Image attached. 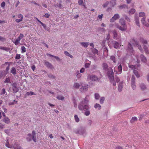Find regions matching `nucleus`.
Segmentation results:
<instances>
[{
  "instance_id": "46",
  "label": "nucleus",
  "mask_w": 149,
  "mask_h": 149,
  "mask_svg": "<svg viewBox=\"0 0 149 149\" xmlns=\"http://www.w3.org/2000/svg\"><path fill=\"white\" fill-rule=\"evenodd\" d=\"M145 15V14L144 12H141L139 14V16L140 17L144 16Z\"/></svg>"
},
{
  "instance_id": "29",
  "label": "nucleus",
  "mask_w": 149,
  "mask_h": 149,
  "mask_svg": "<svg viewBox=\"0 0 149 149\" xmlns=\"http://www.w3.org/2000/svg\"><path fill=\"white\" fill-rule=\"evenodd\" d=\"M14 149H22L19 146V145L18 144H15L13 146Z\"/></svg>"
},
{
  "instance_id": "62",
  "label": "nucleus",
  "mask_w": 149,
  "mask_h": 149,
  "mask_svg": "<svg viewBox=\"0 0 149 149\" xmlns=\"http://www.w3.org/2000/svg\"><path fill=\"white\" fill-rule=\"evenodd\" d=\"M90 65V64L89 63H85V67L86 68H88Z\"/></svg>"
},
{
  "instance_id": "20",
  "label": "nucleus",
  "mask_w": 149,
  "mask_h": 149,
  "mask_svg": "<svg viewBox=\"0 0 149 149\" xmlns=\"http://www.w3.org/2000/svg\"><path fill=\"white\" fill-rule=\"evenodd\" d=\"M10 72L14 75L16 74V70L15 68L12 67L10 70Z\"/></svg>"
},
{
  "instance_id": "47",
  "label": "nucleus",
  "mask_w": 149,
  "mask_h": 149,
  "mask_svg": "<svg viewBox=\"0 0 149 149\" xmlns=\"http://www.w3.org/2000/svg\"><path fill=\"white\" fill-rule=\"evenodd\" d=\"M135 21L136 24L139 27L140 26V24L138 18H136L135 19Z\"/></svg>"
},
{
  "instance_id": "23",
  "label": "nucleus",
  "mask_w": 149,
  "mask_h": 149,
  "mask_svg": "<svg viewBox=\"0 0 149 149\" xmlns=\"http://www.w3.org/2000/svg\"><path fill=\"white\" fill-rule=\"evenodd\" d=\"M0 49H2L5 50L6 52H8L10 50V48H9L0 46Z\"/></svg>"
},
{
  "instance_id": "18",
  "label": "nucleus",
  "mask_w": 149,
  "mask_h": 149,
  "mask_svg": "<svg viewBox=\"0 0 149 149\" xmlns=\"http://www.w3.org/2000/svg\"><path fill=\"white\" fill-rule=\"evenodd\" d=\"M91 51L94 54H98V51L95 48H91Z\"/></svg>"
},
{
  "instance_id": "60",
  "label": "nucleus",
  "mask_w": 149,
  "mask_h": 149,
  "mask_svg": "<svg viewBox=\"0 0 149 149\" xmlns=\"http://www.w3.org/2000/svg\"><path fill=\"white\" fill-rule=\"evenodd\" d=\"M85 70V69L84 68H82L80 71V73H83Z\"/></svg>"
},
{
  "instance_id": "64",
  "label": "nucleus",
  "mask_w": 149,
  "mask_h": 149,
  "mask_svg": "<svg viewBox=\"0 0 149 149\" xmlns=\"http://www.w3.org/2000/svg\"><path fill=\"white\" fill-rule=\"evenodd\" d=\"M103 16V14H101V15H98V17L100 19H102V16Z\"/></svg>"
},
{
  "instance_id": "33",
  "label": "nucleus",
  "mask_w": 149,
  "mask_h": 149,
  "mask_svg": "<svg viewBox=\"0 0 149 149\" xmlns=\"http://www.w3.org/2000/svg\"><path fill=\"white\" fill-rule=\"evenodd\" d=\"M140 88L142 90H144L146 88V87L143 84H141L140 86Z\"/></svg>"
},
{
  "instance_id": "24",
  "label": "nucleus",
  "mask_w": 149,
  "mask_h": 149,
  "mask_svg": "<svg viewBox=\"0 0 149 149\" xmlns=\"http://www.w3.org/2000/svg\"><path fill=\"white\" fill-rule=\"evenodd\" d=\"M80 44L84 47H87L89 45L88 42H81Z\"/></svg>"
},
{
  "instance_id": "8",
  "label": "nucleus",
  "mask_w": 149,
  "mask_h": 149,
  "mask_svg": "<svg viewBox=\"0 0 149 149\" xmlns=\"http://www.w3.org/2000/svg\"><path fill=\"white\" fill-rule=\"evenodd\" d=\"M120 18V16L118 14H116L114 15V16L111 19L110 22H114L116 20Z\"/></svg>"
},
{
  "instance_id": "14",
  "label": "nucleus",
  "mask_w": 149,
  "mask_h": 149,
  "mask_svg": "<svg viewBox=\"0 0 149 149\" xmlns=\"http://www.w3.org/2000/svg\"><path fill=\"white\" fill-rule=\"evenodd\" d=\"M141 22L142 24L145 25L146 26L148 27L149 26V24L146 22L145 21V17H143L142 18Z\"/></svg>"
},
{
  "instance_id": "39",
  "label": "nucleus",
  "mask_w": 149,
  "mask_h": 149,
  "mask_svg": "<svg viewBox=\"0 0 149 149\" xmlns=\"http://www.w3.org/2000/svg\"><path fill=\"white\" fill-rule=\"evenodd\" d=\"M135 12V10L134 9H131L129 11V13L130 14H134Z\"/></svg>"
},
{
  "instance_id": "50",
  "label": "nucleus",
  "mask_w": 149,
  "mask_h": 149,
  "mask_svg": "<svg viewBox=\"0 0 149 149\" xmlns=\"http://www.w3.org/2000/svg\"><path fill=\"white\" fill-rule=\"evenodd\" d=\"M109 3L108 2H106L105 3L102 5V6L104 8L106 7L109 4Z\"/></svg>"
},
{
  "instance_id": "45",
  "label": "nucleus",
  "mask_w": 149,
  "mask_h": 149,
  "mask_svg": "<svg viewBox=\"0 0 149 149\" xmlns=\"http://www.w3.org/2000/svg\"><path fill=\"white\" fill-rule=\"evenodd\" d=\"M6 146L7 147L10 148H13V146L12 145H10L8 142L6 143Z\"/></svg>"
},
{
  "instance_id": "55",
  "label": "nucleus",
  "mask_w": 149,
  "mask_h": 149,
  "mask_svg": "<svg viewBox=\"0 0 149 149\" xmlns=\"http://www.w3.org/2000/svg\"><path fill=\"white\" fill-rule=\"evenodd\" d=\"M135 84H131L132 87V88L134 89H135L136 88V86Z\"/></svg>"
},
{
  "instance_id": "35",
  "label": "nucleus",
  "mask_w": 149,
  "mask_h": 149,
  "mask_svg": "<svg viewBox=\"0 0 149 149\" xmlns=\"http://www.w3.org/2000/svg\"><path fill=\"white\" fill-rule=\"evenodd\" d=\"M101 106L100 105V104L97 103L95 104L94 106V107L95 109L98 108V109L99 110L101 109Z\"/></svg>"
},
{
  "instance_id": "51",
  "label": "nucleus",
  "mask_w": 149,
  "mask_h": 149,
  "mask_svg": "<svg viewBox=\"0 0 149 149\" xmlns=\"http://www.w3.org/2000/svg\"><path fill=\"white\" fill-rule=\"evenodd\" d=\"M111 6L112 7H113L116 4L115 2V1H113L112 2H111Z\"/></svg>"
},
{
  "instance_id": "49",
  "label": "nucleus",
  "mask_w": 149,
  "mask_h": 149,
  "mask_svg": "<svg viewBox=\"0 0 149 149\" xmlns=\"http://www.w3.org/2000/svg\"><path fill=\"white\" fill-rule=\"evenodd\" d=\"M10 79L8 77L6 78L5 80L4 81V83H9L10 82Z\"/></svg>"
},
{
  "instance_id": "63",
  "label": "nucleus",
  "mask_w": 149,
  "mask_h": 149,
  "mask_svg": "<svg viewBox=\"0 0 149 149\" xmlns=\"http://www.w3.org/2000/svg\"><path fill=\"white\" fill-rule=\"evenodd\" d=\"M64 53L66 55L68 56L70 55V54L67 51H65Z\"/></svg>"
},
{
  "instance_id": "31",
  "label": "nucleus",
  "mask_w": 149,
  "mask_h": 149,
  "mask_svg": "<svg viewBox=\"0 0 149 149\" xmlns=\"http://www.w3.org/2000/svg\"><path fill=\"white\" fill-rule=\"evenodd\" d=\"M80 84L78 83H74V87L76 88H78L80 86Z\"/></svg>"
},
{
  "instance_id": "40",
  "label": "nucleus",
  "mask_w": 149,
  "mask_h": 149,
  "mask_svg": "<svg viewBox=\"0 0 149 149\" xmlns=\"http://www.w3.org/2000/svg\"><path fill=\"white\" fill-rule=\"evenodd\" d=\"M105 100V98L104 97H101L100 100V102L101 104H103Z\"/></svg>"
},
{
  "instance_id": "34",
  "label": "nucleus",
  "mask_w": 149,
  "mask_h": 149,
  "mask_svg": "<svg viewBox=\"0 0 149 149\" xmlns=\"http://www.w3.org/2000/svg\"><path fill=\"white\" fill-rule=\"evenodd\" d=\"M8 64V65L7 67L6 68V72H8L9 69L10 64L9 63H8V62H6L5 63V64Z\"/></svg>"
},
{
  "instance_id": "53",
  "label": "nucleus",
  "mask_w": 149,
  "mask_h": 149,
  "mask_svg": "<svg viewBox=\"0 0 149 149\" xmlns=\"http://www.w3.org/2000/svg\"><path fill=\"white\" fill-rule=\"evenodd\" d=\"M81 76V74L80 73H79V72H78V73H77V78H80Z\"/></svg>"
},
{
  "instance_id": "54",
  "label": "nucleus",
  "mask_w": 149,
  "mask_h": 149,
  "mask_svg": "<svg viewBox=\"0 0 149 149\" xmlns=\"http://www.w3.org/2000/svg\"><path fill=\"white\" fill-rule=\"evenodd\" d=\"M5 5V3L4 1H3L1 4V7L3 8H4Z\"/></svg>"
},
{
  "instance_id": "26",
  "label": "nucleus",
  "mask_w": 149,
  "mask_h": 149,
  "mask_svg": "<svg viewBox=\"0 0 149 149\" xmlns=\"http://www.w3.org/2000/svg\"><path fill=\"white\" fill-rule=\"evenodd\" d=\"M123 85L122 83H120L118 86V90L119 91H121L122 90Z\"/></svg>"
},
{
  "instance_id": "28",
  "label": "nucleus",
  "mask_w": 149,
  "mask_h": 149,
  "mask_svg": "<svg viewBox=\"0 0 149 149\" xmlns=\"http://www.w3.org/2000/svg\"><path fill=\"white\" fill-rule=\"evenodd\" d=\"M102 67L104 70H107L108 69V66L106 63H104L102 64Z\"/></svg>"
},
{
  "instance_id": "27",
  "label": "nucleus",
  "mask_w": 149,
  "mask_h": 149,
  "mask_svg": "<svg viewBox=\"0 0 149 149\" xmlns=\"http://www.w3.org/2000/svg\"><path fill=\"white\" fill-rule=\"evenodd\" d=\"M138 120L137 118L136 117H132L130 120V122L131 123H133L135 121H137Z\"/></svg>"
},
{
  "instance_id": "30",
  "label": "nucleus",
  "mask_w": 149,
  "mask_h": 149,
  "mask_svg": "<svg viewBox=\"0 0 149 149\" xmlns=\"http://www.w3.org/2000/svg\"><path fill=\"white\" fill-rule=\"evenodd\" d=\"M47 56H52V57H54L57 61H60V58L58 57L57 56H53V55H51V54H47Z\"/></svg>"
},
{
  "instance_id": "43",
  "label": "nucleus",
  "mask_w": 149,
  "mask_h": 149,
  "mask_svg": "<svg viewBox=\"0 0 149 149\" xmlns=\"http://www.w3.org/2000/svg\"><path fill=\"white\" fill-rule=\"evenodd\" d=\"M59 100H64V97L63 96H58L56 97Z\"/></svg>"
},
{
  "instance_id": "41",
  "label": "nucleus",
  "mask_w": 149,
  "mask_h": 149,
  "mask_svg": "<svg viewBox=\"0 0 149 149\" xmlns=\"http://www.w3.org/2000/svg\"><path fill=\"white\" fill-rule=\"evenodd\" d=\"M110 58L112 61H113L114 63H116V58L115 56H111L110 57Z\"/></svg>"
},
{
  "instance_id": "13",
  "label": "nucleus",
  "mask_w": 149,
  "mask_h": 149,
  "mask_svg": "<svg viewBox=\"0 0 149 149\" xmlns=\"http://www.w3.org/2000/svg\"><path fill=\"white\" fill-rule=\"evenodd\" d=\"M13 92L14 93L17 92L18 91V89L17 87V84L16 83H13Z\"/></svg>"
},
{
  "instance_id": "16",
  "label": "nucleus",
  "mask_w": 149,
  "mask_h": 149,
  "mask_svg": "<svg viewBox=\"0 0 149 149\" xmlns=\"http://www.w3.org/2000/svg\"><path fill=\"white\" fill-rule=\"evenodd\" d=\"M109 79L111 83L113 84V86H116V82L114 80V77L110 78Z\"/></svg>"
},
{
  "instance_id": "42",
  "label": "nucleus",
  "mask_w": 149,
  "mask_h": 149,
  "mask_svg": "<svg viewBox=\"0 0 149 149\" xmlns=\"http://www.w3.org/2000/svg\"><path fill=\"white\" fill-rule=\"evenodd\" d=\"M45 65L47 66L48 67H49V68H51L52 67V65L49 62H46L45 63Z\"/></svg>"
},
{
  "instance_id": "11",
  "label": "nucleus",
  "mask_w": 149,
  "mask_h": 149,
  "mask_svg": "<svg viewBox=\"0 0 149 149\" xmlns=\"http://www.w3.org/2000/svg\"><path fill=\"white\" fill-rule=\"evenodd\" d=\"M90 79L92 81H96L98 80V77L95 75H91L89 76Z\"/></svg>"
},
{
  "instance_id": "25",
  "label": "nucleus",
  "mask_w": 149,
  "mask_h": 149,
  "mask_svg": "<svg viewBox=\"0 0 149 149\" xmlns=\"http://www.w3.org/2000/svg\"><path fill=\"white\" fill-rule=\"evenodd\" d=\"M0 95H7V93L5 91V90L3 88L1 90V92L0 93Z\"/></svg>"
},
{
  "instance_id": "57",
  "label": "nucleus",
  "mask_w": 149,
  "mask_h": 149,
  "mask_svg": "<svg viewBox=\"0 0 149 149\" xmlns=\"http://www.w3.org/2000/svg\"><path fill=\"white\" fill-rule=\"evenodd\" d=\"M115 79L117 83L118 82L120 81L119 78L117 77H115Z\"/></svg>"
},
{
  "instance_id": "12",
  "label": "nucleus",
  "mask_w": 149,
  "mask_h": 149,
  "mask_svg": "<svg viewBox=\"0 0 149 149\" xmlns=\"http://www.w3.org/2000/svg\"><path fill=\"white\" fill-rule=\"evenodd\" d=\"M88 86L87 85V86H82L80 88V91L82 92H85V91H87L88 89Z\"/></svg>"
},
{
  "instance_id": "32",
  "label": "nucleus",
  "mask_w": 149,
  "mask_h": 149,
  "mask_svg": "<svg viewBox=\"0 0 149 149\" xmlns=\"http://www.w3.org/2000/svg\"><path fill=\"white\" fill-rule=\"evenodd\" d=\"M131 84H135V77L134 75H132L131 80Z\"/></svg>"
},
{
  "instance_id": "21",
  "label": "nucleus",
  "mask_w": 149,
  "mask_h": 149,
  "mask_svg": "<svg viewBox=\"0 0 149 149\" xmlns=\"http://www.w3.org/2000/svg\"><path fill=\"white\" fill-rule=\"evenodd\" d=\"M20 40V38L18 37L16 40L14 41L13 42L15 45H17L19 43Z\"/></svg>"
},
{
  "instance_id": "4",
  "label": "nucleus",
  "mask_w": 149,
  "mask_h": 149,
  "mask_svg": "<svg viewBox=\"0 0 149 149\" xmlns=\"http://www.w3.org/2000/svg\"><path fill=\"white\" fill-rule=\"evenodd\" d=\"M36 132L33 130L32 132V135L31 134H29L27 135V136L26 137V139L29 141H30L31 140L32 138L34 142H36L37 139L36 138Z\"/></svg>"
},
{
  "instance_id": "19",
  "label": "nucleus",
  "mask_w": 149,
  "mask_h": 149,
  "mask_svg": "<svg viewBox=\"0 0 149 149\" xmlns=\"http://www.w3.org/2000/svg\"><path fill=\"white\" fill-rule=\"evenodd\" d=\"M118 71L117 72V74H120L122 72V66L121 65H119L118 67Z\"/></svg>"
},
{
  "instance_id": "22",
  "label": "nucleus",
  "mask_w": 149,
  "mask_h": 149,
  "mask_svg": "<svg viewBox=\"0 0 149 149\" xmlns=\"http://www.w3.org/2000/svg\"><path fill=\"white\" fill-rule=\"evenodd\" d=\"M3 121L6 123L8 124L9 123L10 120L7 117H5L3 119Z\"/></svg>"
},
{
  "instance_id": "7",
  "label": "nucleus",
  "mask_w": 149,
  "mask_h": 149,
  "mask_svg": "<svg viewBox=\"0 0 149 149\" xmlns=\"http://www.w3.org/2000/svg\"><path fill=\"white\" fill-rule=\"evenodd\" d=\"M136 58L137 59V62L138 63H139L140 62L139 58L141 60V61L143 63H146L147 61V59L146 57L143 55L141 54V55L140 57L137 56H136Z\"/></svg>"
},
{
  "instance_id": "56",
  "label": "nucleus",
  "mask_w": 149,
  "mask_h": 149,
  "mask_svg": "<svg viewBox=\"0 0 149 149\" xmlns=\"http://www.w3.org/2000/svg\"><path fill=\"white\" fill-rule=\"evenodd\" d=\"M83 2L82 0H79L78 1V3L80 5H81L83 3Z\"/></svg>"
},
{
  "instance_id": "9",
  "label": "nucleus",
  "mask_w": 149,
  "mask_h": 149,
  "mask_svg": "<svg viewBox=\"0 0 149 149\" xmlns=\"http://www.w3.org/2000/svg\"><path fill=\"white\" fill-rule=\"evenodd\" d=\"M109 71L108 72V75L109 77V79L110 78L114 77L113 72L112 68L111 67L109 68Z\"/></svg>"
},
{
  "instance_id": "5",
  "label": "nucleus",
  "mask_w": 149,
  "mask_h": 149,
  "mask_svg": "<svg viewBox=\"0 0 149 149\" xmlns=\"http://www.w3.org/2000/svg\"><path fill=\"white\" fill-rule=\"evenodd\" d=\"M139 66V65H130L129 66V68L133 70V72L134 74L137 78L140 77V75L138 71L135 69H137Z\"/></svg>"
},
{
  "instance_id": "48",
  "label": "nucleus",
  "mask_w": 149,
  "mask_h": 149,
  "mask_svg": "<svg viewBox=\"0 0 149 149\" xmlns=\"http://www.w3.org/2000/svg\"><path fill=\"white\" fill-rule=\"evenodd\" d=\"M21 58L20 55V54H17L15 56V59H19Z\"/></svg>"
},
{
  "instance_id": "59",
  "label": "nucleus",
  "mask_w": 149,
  "mask_h": 149,
  "mask_svg": "<svg viewBox=\"0 0 149 149\" xmlns=\"http://www.w3.org/2000/svg\"><path fill=\"white\" fill-rule=\"evenodd\" d=\"M116 149H123V148L119 146H116Z\"/></svg>"
},
{
  "instance_id": "58",
  "label": "nucleus",
  "mask_w": 149,
  "mask_h": 149,
  "mask_svg": "<svg viewBox=\"0 0 149 149\" xmlns=\"http://www.w3.org/2000/svg\"><path fill=\"white\" fill-rule=\"evenodd\" d=\"M24 36V35L20 33L19 35V36L18 37L19 38H20V39H22V38H23Z\"/></svg>"
},
{
  "instance_id": "52",
  "label": "nucleus",
  "mask_w": 149,
  "mask_h": 149,
  "mask_svg": "<svg viewBox=\"0 0 149 149\" xmlns=\"http://www.w3.org/2000/svg\"><path fill=\"white\" fill-rule=\"evenodd\" d=\"M50 16V14L48 13H46L43 16V17L46 18H49Z\"/></svg>"
},
{
  "instance_id": "17",
  "label": "nucleus",
  "mask_w": 149,
  "mask_h": 149,
  "mask_svg": "<svg viewBox=\"0 0 149 149\" xmlns=\"http://www.w3.org/2000/svg\"><path fill=\"white\" fill-rule=\"evenodd\" d=\"M128 50L131 52H132L133 51V48L131 44L130 43H129L128 45Z\"/></svg>"
},
{
  "instance_id": "2",
  "label": "nucleus",
  "mask_w": 149,
  "mask_h": 149,
  "mask_svg": "<svg viewBox=\"0 0 149 149\" xmlns=\"http://www.w3.org/2000/svg\"><path fill=\"white\" fill-rule=\"evenodd\" d=\"M119 23L122 26L119 25L118 24L115 23L114 25L116 27L121 31H125L127 29L126 26L125 25V21L123 19L121 18L119 20Z\"/></svg>"
},
{
  "instance_id": "61",
  "label": "nucleus",
  "mask_w": 149,
  "mask_h": 149,
  "mask_svg": "<svg viewBox=\"0 0 149 149\" xmlns=\"http://www.w3.org/2000/svg\"><path fill=\"white\" fill-rule=\"evenodd\" d=\"M0 40L1 41H4L6 40V38H3L1 36H0Z\"/></svg>"
},
{
  "instance_id": "36",
  "label": "nucleus",
  "mask_w": 149,
  "mask_h": 149,
  "mask_svg": "<svg viewBox=\"0 0 149 149\" xmlns=\"http://www.w3.org/2000/svg\"><path fill=\"white\" fill-rule=\"evenodd\" d=\"M100 97V96L98 93H95V98L96 100H98Z\"/></svg>"
},
{
  "instance_id": "44",
  "label": "nucleus",
  "mask_w": 149,
  "mask_h": 149,
  "mask_svg": "<svg viewBox=\"0 0 149 149\" xmlns=\"http://www.w3.org/2000/svg\"><path fill=\"white\" fill-rule=\"evenodd\" d=\"M21 50H22V52H21L22 53H24L26 52V48L24 46L22 47Z\"/></svg>"
},
{
  "instance_id": "3",
  "label": "nucleus",
  "mask_w": 149,
  "mask_h": 149,
  "mask_svg": "<svg viewBox=\"0 0 149 149\" xmlns=\"http://www.w3.org/2000/svg\"><path fill=\"white\" fill-rule=\"evenodd\" d=\"M140 42L143 44V48L146 54H149V49L148 46L145 45L148 44L147 40L143 38H141L140 39Z\"/></svg>"
},
{
  "instance_id": "15",
  "label": "nucleus",
  "mask_w": 149,
  "mask_h": 149,
  "mask_svg": "<svg viewBox=\"0 0 149 149\" xmlns=\"http://www.w3.org/2000/svg\"><path fill=\"white\" fill-rule=\"evenodd\" d=\"M121 45L119 44L118 42H115L113 44V46L115 48L118 49L119 48Z\"/></svg>"
},
{
  "instance_id": "37",
  "label": "nucleus",
  "mask_w": 149,
  "mask_h": 149,
  "mask_svg": "<svg viewBox=\"0 0 149 149\" xmlns=\"http://www.w3.org/2000/svg\"><path fill=\"white\" fill-rule=\"evenodd\" d=\"M113 37L114 38H116L117 37V34L116 33V31H114L113 32Z\"/></svg>"
},
{
  "instance_id": "6",
  "label": "nucleus",
  "mask_w": 149,
  "mask_h": 149,
  "mask_svg": "<svg viewBox=\"0 0 149 149\" xmlns=\"http://www.w3.org/2000/svg\"><path fill=\"white\" fill-rule=\"evenodd\" d=\"M131 42L133 45L134 46L138 47V49L140 50L141 52H143V50L141 46L139 45V42L135 41L134 40H132L131 41Z\"/></svg>"
},
{
  "instance_id": "38",
  "label": "nucleus",
  "mask_w": 149,
  "mask_h": 149,
  "mask_svg": "<svg viewBox=\"0 0 149 149\" xmlns=\"http://www.w3.org/2000/svg\"><path fill=\"white\" fill-rule=\"evenodd\" d=\"M74 117L75 120L76 122L77 123V122H79V119L78 118V116L77 115H75L74 116Z\"/></svg>"
},
{
  "instance_id": "10",
  "label": "nucleus",
  "mask_w": 149,
  "mask_h": 149,
  "mask_svg": "<svg viewBox=\"0 0 149 149\" xmlns=\"http://www.w3.org/2000/svg\"><path fill=\"white\" fill-rule=\"evenodd\" d=\"M17 17L19 18V19H16L15 20V21L19 23L23 20V15L21 14H19L17 15Z\"/></svg>"
},
{
  "instance_id": "1",
  "label": "nucleus",
  "mask_w": 149,
  "mask_h": 149,
  "mask_svg": "<svg viewBox=\"0 0 149 149\" xmlns=\"http://www.w3.org/2000/svg\"><path fill=\"white\" fill-rule=\"evenodd\" d=\"M88 97V96H86L84 100L81 101L78 105V108L79 110L86 111L84 114L86 116L89 115L90 114V111L88 110L90 109V107L89 105L87 104L89 101Z\"/></svg>"
}]
</instances>
